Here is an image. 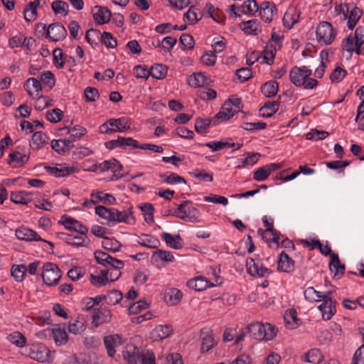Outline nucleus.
I'll list each match as a JSON object with an SVG mask.
<instances>
[{
    "label": "nucleus",
    "mask_w": 364,
    "mask_h": 364,
    "mask_svg": "<svg viewBox=\"0 0 364 364\" xmlns=\"http://www.w3.org/2000/svg\"><path fill=\"white\" fill-rule=\"evenodd\" d=\"M312 70L308 66H294L289 73L290 81L296 87H303L304 89H314L318 85L317 80L311 78Z\"/></svg>",
    "instance_id": "1"
},
{
    "label": "nucleus",
    "mask_w": 364,
    "mask_h": 364,
    "mask_svg": "<svg viewBox=\"0 0 364 364\" xmlns=\"http://www.w3.org/2000/svg\"><path fill=\"white\" fill-rule=\"evenodd\" d=\"M16 236L21 240L26 242L43 241V239L38 233L26 227H21L16 230Z\"/></svg>",
    "instance_id": "17"
},
{
    "label": "nucleus",
    "mask_w": 364,
    "mask_h": 364,
    "mask_svg": "<svg viewBox=\"0 0 364 364\" xmlns=\"http://www.w3.org/2000/svg\"><path fill=\"white\" fill-rule=\"evenodd\" d=\"M172 331L173 330L171 326H158L151 332V338L154 341L163 340L168 337L171 334Z\"/></svg>",
    "instance_id": "21"
},
{
    "label": "nucleus",
    "mask_w": 364,
    "mask_h": 364,
    "mask_svg": "<svg viewBox=\"0 0 364 364\" xmlns=\"http://www.w3.org/2000/svg\"><path fill=\"white\" fill-rule=\"evenodd\" d=\"M182 292L176 288L167 289L164 294V300L169 306H176L178 304L182 299Z\"/></svg>",
    "instance_id": "24"
},
{
    "label": "nucleus",
    "mask_w": 364,
    "mask_h": 364,
    "mask_svg": "<svg viewBox=\"0 0 364 364\" xmlns=\"http://www.w3.org/2000/svg\"><path fill=\"white\" fill-rule=\"evenodd\" d=\"M306 300L310 302L321 301L323 296L320 291H316L313 287H308L304 292Z\"/></svg>",
    "instance_id": "48"
},
{
    "label": "nucleus",
    "mask_w": 364,
    "mask_h": 364,
    "mask_svg": "<svg viewBox=\"0 0 364 364\" xmlns=\"http://www.w3.org/2000/svg\"><path fill=\"white\" fill-rule=\"evenodd\" d=\"M113 213L114 219L112 221L118 223L122 222L131 225L134 224L136 222L132 206H130L128 210L124 211H119L114 208Z\"/></svg>",
    "instance_id": "14"
},
{
    "label": "nucleus",
    "mask_w": 364,
    "mask_h": 364,
    "mask_svg": "<svg viewBox=\"0 0 364 364\" xmlns=\"http://www.w3.org/2000/svg\"><path fill=\"white\" fill-rule=\"evenodd\" d=\"M101 41L107 48H114L117 45V39L114 38L112 34L109 32H103Z\"/></svg>",
    "instance_id": "54"
},
{
    "label": "nucleus",
    "mask_w": 364,
    "mask_h": 364,
    "mask_svg": "<svg viewBox=\"0 0 364 364\" xmlns=\"http://www.w3.org/2000/svg\"><path fill=\"white\" fill-rule=\"evenodd\" d=\"M200 337L202 340L200 350L203 353L208 352L216 344L213 337V331L208 328H203L200 331Z\"/></svg>",
    "instance_id": "15"
},
{
    "label": "nucleus",
    "mask_w": 364,
    "mask_h": 364,
    "mask_svg": "<svg viewBox=\"0 0 364 364\" xmlns=\"http://www.w3.org/2000/svg\"><path fill=\"white\" fill-rule=\"evenodd\" d=\"M246 331L250 335L258 341H271L276 336L277 330L270 323L263 324L254 322L247 326Z\"/></svg>",
    "instance_id": "2"
},
{
    "label": "nucleus",
    "mask_w": 364,
    "mask_h": 364,
    "mask_svg": "<svg viewBox=\"0 0 364 364\" xmlns=\"http://www.w3.org/2000/svg\"><path fill=\"white\" fill-rule=\"evenodd\" d=\"M68 129V132L70 133V138H72L73 139H79L80 137H82V136H84L86 132H87V129L82 127V126H74L70 129L67 128Z\"/></svg>",
    "instance_id": "58"
},
{
    "label": "nucleus",
    "mask_w": 364,
    "mask_h": 364,
    "mask_svg": "<svg viewBox=\"0 0 364 364\" xmlns=\"http://www.w3.org/2000/svg\"><path fill=\"white\" fill-rule=\"evenodd\" d=\"M362 15V11L355 6L350 11V16L348 19V28L350 30H353L354 27L355 26L357 22L360 19V16Z\"/></svg>",
    "instance_id": "45"
},
{
    "label": "nucleus",
    "mask_w": 364,
    "mask_h": 364,
    "mask_svg": "<svg viewBox=\"0 0 364 364\" xmlns=\"http://www.w3.org/2000/svg\"><path fill=\"white\" fill-rule=\"evenodd\" d=\"M208 80L202 73H196L190 75L188 83L193 87H204L208 85Z\"/></svg>",
    "instance_id": "30"
},
{
    "label": "nucleus",
    "mask_w": 364,
    "mask_h": 364,
    "mask_svg": "<svg viewBox=\"0 0 364 364\" xmlns=\"http://www.w3.org/2000/svg\"><path fill=\"white\" fill-rule=\"evenodd\" d=\"M235 75L241 82H245L252 77V71L249 68H242L235 71Z\"/></svg>",
    "instance_id": "61"
},
{
    "label": "nucleus",
    "mask_w": 364,
    "mask_h": 364,
    "mask_svg": "<svg viewBox=\"0 0 364 364\" xmlns=\"http://www.w3.org/2000/svg\"><path fill=\"white\" fill-rule=\"evenodd\" d=\"M146 238H139L138 243L143 246L150 249L157 248L160 245V241L155 237L150 235H145Z\"/></svg>",
    "instance_id": "46"
},
{
    "label": "nucleus",
    "mask_w": 364,
    "mask_h": 364,
    "mask_svg": "<svg viewBox=\"0 0 364 364\" xmlns=\"http://www.w3.org/2000/svg\"><path fill=\"white\" fill-rule=\"evenodd\" d=\"M29 159V154L21 153L15 151L9 154L8 163L14 167H21L23 166Z\"/></svg>",
    "instance_id": "22"
},
{
    "label": "nucleus",
    "mask_w": 364,
    "mask_h": 364,
    "mask_svg": "<svg viewBox=\"0 0 364 364\" xmlns=\"http://www.w3.org/2000/svg\"><path fill=\"white\" fill-rule=\"evenodd\" d=\"M97 262L105 267L111 268L122 269L124 266V262L110 256L107 252L97 250L94 253Z\"/></svg>",
    "instance_id": "6"
},
{
    "label": "nucleus",
    "mask_w": 364,
    "mask_h": 364,
    "mask_svg": "<svg viewBox=\"0 0 364 364\" xmlns=\"http://www.w3.org/2000/svg\"><path fill=\"white\" fill-rule=\"evenodd\" d=\"M217 56L211 50L205 53L200 58V61L203 65L213 66L216 62Z\"/></svg>",
    "instance_id": "59"
},
{
    "label": "nucleus",
    "mask_w": 364,
    "mask_h": 364,
    "mask_svg": "<svg viewBox=\"0 0 364 364\" xmlns=\"http://www.w3.org/2000/svg\"><path fill=\"white\" fill-rule=\"evenodd\" d=\"M173 215L190 223H198L200 221V211L192 206L188 207L186 211H184V214L173 213Z\"/></svg>",
    "instance_id": "23"
},
{
    "label": "nucleus",
    "mask_w": 364,
    "mask_h": 364,
    "mask_svg": "<svg viewBox=\"0 0 364 364\" xmlns=\"http://www.w3.org/2000/svg\"><path fill=\"white\" fill-rule=\"evenodd\" d=\"M111 311L106 308H100L92 316L93 321L99 323L109 322L111 320Z\"/></svg>",
    "instance_id": "35"
},
{
    "label": "nucleus",
    "mask_w": 364,
    "mask_h": 364,
    "mask_svg": "<svg viewBox=\"0 0 364 364\" xmlns=\"http://www.w3.org/2000/svg\"><path fill=\"white\" fill-rule=\"evenodd\" d=\"M294 269V260H292L286 252H282L278 259L277 270L279 272L290 273L293 272Z\"/></svg>",
    "instance_id": "19"
},
{
    "label": "nucleus",
    "mask_w": 364,
    "mask_h": 364,
    "mask_svg": "<svg viewBox=\"0 0 364 364\" xmlns=\"http://www.w3.org/2000/svg\"><path fill=\"white\" fill-rule=\"evenodd\" d=\"M279 90L278 83L275 81H269L264 83L261 88L263 95L267 97H272L277 95Z\"/></svg>",
    "instance_id": "36"
},
{
    "label": "nucleus",
    "mask_w": 364,
    "mask_h": 364,
    "mask_svg": "<svg viewBox=\"0 0 364 364\" xmlns=\"http://www.w3.org/2000/svg\"><path fill=\"white\" fill-rule=\"evenodd\" d=\"M94 9L96 11L93 12V18L97 23L103 25L110 21L112 13L109 9L101 6H95Z\"/></svg>",
    "instance_id": "20"
},
{
    "label": "nucleus",
    "mask_w": 364,
    "mask_h": 364,
    "mask_svg": "<svg viewBox=\"0 0 364 364\" xmlns=\"http://www.w3.org/2000/svg\"><path fill=\"white\" fill-rule=\"evenodd\" d=\"M299 15L295 9H289L284 15L283 17V23L284 26L287 28H291L295 23L297 21V19L295 18V16Z\"/></svg>",
    "instance_id": "41"
},
{
    "label": "nucleus",
    "mask_w": 364,
    "mask_h": 364,
    "mask_svg": "<svg viewBox=\"0 0 364 364\" xmlns=\"http://www.w3.org/2000/svg\"><path fill=\"white\" fill-rule=\"evenodd\" d=\"M123 341L118 334L109 335L104 337V344L107 352V355L114 358L116 351L122 346Z\"/></svg>",
    "instance_id": "10"
},
{
    "label": "nucleus",
    "mask_w": 364,
    "mask_h": 364,
    "mask_svg": "<svg viewBox=\"0 0 364 364\" xmlns=\"http://www.w3.org/2000/svg\"><path fill=\"white\" fill-rule=\"evenodd\" d=\"M157 257L161 261L164 262H173L174 257L172 252L169 251H165L162 250H158L153 254V257Z\"/></svg>",
    "instance_id": "60"
},
{
    "label": "nucleus",
    "mask_w": 364,
    "mask_h": 364,
    "mask_svg": "<svg viewBox=\"0 0 364 364\" xmlns=\"http://www.w3.org/2000/svg\"><path fill=\"white\" fill-rule=\"evenodd\" d=\"M149 73L156 79H164L167 75V68L161 64H156L151 66Z\"/></svg>",
    "instance_id": "39"
},
{
    "label": "nucleus",
    "mask_w": 364,
    "mask_h": 364,
    "mask_svg": "<svg viewBox=\"0 0 364 364\" xmlns=\"http://www.w3.org/2000/svg\"><path fill=\"white\" fill-rule=\"evenodd\" d=\"M259 10L255 0H247L241 6V12L243 14H255Z\"/></svg>",
    "instance_id": "47"
},
{
    "label": "nucleus",
    "mask_w": 364,
    "mask_h": 364,
    "mask_svg": "<svg viewBox=\"0 0 364 364\" xmlns=\"http://www.w3.org/2000/svg\"><path fill=\"white\" fill-rule=\"evenodd\" d=\"M63 225L65 228L74 230L82 235H85L88 232V228L80 222L70 218L63 216Z\"/></svg>",
    "instance_id": "18"
},
{
    "label": "nucleus",
    "mask_w": 364,
    "mask_h": 364,
    "mask_svg": "<svg viewBox=\"0 0 364 364\" xmlns=\"http://www.w3.org/2000/svg\"><path fill=\"white\" fill-rule=\"evenodd\" d=\"M27 271V267L24 264L14 265L11 268V275L16 279V281L20 282L23 280V278Z\"/></svg>",
    "instance_id": "53"
},
{
    "label": "nucleus",
    "mask_w": 364,
    "mask_h": 364,
    "mask_svg": "<svg viewBox=\"0 0 364 364\" xmlns=\"http://www.w3.org/2000/svg\"><path fill=\"white\" fill-rule=\"evenodd\" d=\"M161 238L166 244L175 250H180L183 247V240L179 235H172L168 232H163Z\"/></svg>",
    "instance_id": "26"
},
{
    "label": "nucleus",
    "mask_w": 364,
    "mask_h": 364,
    "mask_svg": "<svg viewBox=\"0 0 364 364\" xmlns=\"http://www.w3.org/2000/svg\"><path fill=\"white\" fill-rule=\"evenodd\" d=\"M24 88L30 96H32L31 87L36 92V96L39 95V92L42 90L41 82L34 77H30L26 80L23 85Z\"/></svg>",
    "instance_id": "34"
},
{
    "label": "nucleus",
    "mask_w": 364,
    "mask_h": 364,
    "mask_svg": "<svg viewBox=\"0 0 364 364\" xmlns=\"http://www.w3.org/2000/svg\"><path fill=\"white\" fill-rule=\"evenodd\" d=\"M213 122L212 119H201L198 118L195 122V130L199 134L206 132L210 123Z\"/></svg>",
    "instance_id": "51"
},
{
    "label": "nucleus",
    "mask_w": 364,
    "mask_h": 364,
    "mask_svg": "<svg viewBox=\"0 0 364 364\" xmlns=\"http://www.w3.org/2000/svg\"><path fill=\"white\" fill-rule=\"evenodd\" d=\"M208 282L203 277H198L188 282V285L194 288L196 291H202L208 287Z\"/></svg>",
    "instance_id": "50"
},
{
    "label": "nucleus",
    "mask_w": 364,
    "mask_h": 364,
    "mask_svg": "<svg viewBox=\"0 0 364 364\" xmlns=\"http://www.w3.org/2000/svg\"><path fill=\"white\" fill-rule=\"evenodd\" d=\"M316 33L317 41L324 45L331 44L336 36L332 25L327 21H323L318 24Z\"/></svg>",
    "instance_id": "4"
},
{
    "label": "nucleus",
    "mask_w": 364,
    "mask_h": 364,
    "mask_svg": "<svg viewBox=\"0 0 364 364\" xmlns=\"http://www.w3.org/2000/svg\"><path fill=\"white\" fill-rule=\"evenodd\" d=\"M6 340L18 348H23L26 344V337L18 331H14L8 334L6 337Z\"/></svg>",
    "instance_id": "33"
},
{
    "label": "nucleus",
    "mask_w": 364,
    "mask_h": 364,
    "mask_svg": "<svg viewBox=\"0 0 364 364\" xmlns=\"http://www.w3.org/2000/svg\"><path fill=\"white\" fill-rule=\"evenodd\" d=\"M53 336L57 345H62L67 342L68 335L67 333L60 328H54L52 331Z\"/></svg>",
    "instance_id": "52"
},
{
    "label": "nucleus",
    "mask_w": 364,
    "mask_h": 364,
    "mask_svg": "<svg viewBox=\"0 0 364 364\" xmlns=\"http://www.w3.org/2000/svg\"><path fill=\"white\" fill-rule=\"evenodd\" d=\"M48 137L46 134L41 132H36L32 136L30 141V146L33 149L38 150L48 143Z\"/></svg>",
    "instance_id": "27"
},
{
    "label": "nucleus",
    "mask_w": 364,
    "mask_h": 364,
    "mask_svg": "<svg viewBox=\"0 0 364 364\" xmlns=\"http://www.w3.org/2000/svg\"><path fill=\"white\" fill-rule=\"evenodd\" d=\"M45 169L47 172L55 177H65L68 176L77 171V168L73 166H69L64 164H58L56 166H45Z\"/></svg>",
    "instance_id": "12"
},
{
    "label": "nucleus",
    "mask_w": 364,
    "mask_h": 364,
    "mask_svg": "<svg viewBox=\"0 0 364 364\" xmlns=\"http://www.w3.org/2000/svg\"><path fill=\"white\" fill-rule=\"evenodd\" d=\"M114 208H107L102 205H99L95 208V213L102 218L106 219L108 221H112Z\"/></svg>",
    "instance_id": "49"
},
{
    "label": "nucleus",
    "mask_w": 364,
    "mask_h": 364,
    "mask_svg": "<svg viewBox=\"0 0 364 364\" xmlns=\"http://www.w3.org/2000/svg\"><path fill=\"white\" fill-rule=\"evenodd\" d=\"M245 26L243 27V31L247 34L257 35V32L259 30V24L257 20H250L247 22L243 23Z\"/></svg>",
    "instance_id": "56"
},
{
    "label": "nucleus",
    "mask_w": 364,
    "mask_h": 364,
    "mask_svg": "<svg viewBox=\"0 0 364 364\" xmlns=\"http://www.w3.org/2000/svg\"><path fill=\"white\" fill-rule=\"evenodd\" d=\"M279 103L277 101L267 102L259 109V115L263 117H272L279 109Z\"/></svg>",
    "instance_id": "29"
},
{
    "label": "nucleus",
    "mask_w": 364,
    "mask_h": 364,
    "mask_svg": "<svg viewBox=\"0 0 364 364\" xmlns=\"http://www.w3.org/2000/svg\"><path fill=\"white\" fill-rule=\"evenodd\" d=\"M63 112L58 108H55L47 112L46 118L48 121L56 123L61 120Z\"/></svg>",
    "instance_id": "62"
},
{
    "label": "nucleus",
    "mask_w": 364,
    "mask_h": 364,
    "mask_svg": "<svg viewBox=\"0 0 364 364\" xmlns=\"http://www.w3.org/2000/svg\"><path fill=\"white\" fill-rule=\"evenodd\" d=\"M330 269L334 272V276H338L339 274H343L345 271V265L341 264L338 255L333 253L331 255V262L329 264Z\"/></svg>",
    "instance_id": "32"
},
{
    "label": "nucleus",
    "mask_w": 364,
    "mask_h": 364,
    "mask_svg": "<svg viewBox=\"0 0 364 364\" xmlns=\"http://www.w3.org/2000/svg\"><path fill=\"white\" fill-rule=\"evenodd\" d=\"M109 125L115 127L114 132H123L131 127L132 122L128 117H121L119 119H110L108 120Z\"/></svg>",
    "instance_id": "25"
},
{
    "label": "nucleus",
    "mask_w": 364,
    "mask_h": 364,
    "mask_svg": "<svg viewBox=\"0 0 364 364\" xmlns=\"http://www.w3.org/2000/svg\"><path fill=\"white\" fill-rule=\"evenodd\" d=\"M41 277L44 284L48 286H55L58 284L61 277V271L55 264L46 262L43 267Z\"/></svg>",
    "instance_id": "3"
},
{
    "label": "nucleus",
    "mask_w": 364,
    "mask_h": 364,
    "mask_svg": "<svg viewBox=\"0 0 364 364\" xmlns=\"http://www.w3.org/2000/svg\"><path fill=\"white\" fill-rule=\"evenodd\" d=\"M274 10H276V7L272 6L270 2L264 1L260 5L259 15L265 22L269 23L272 21Z\"/></svg>",
    "instance_id": "28"
},
{
    "label": "nucleus",
    "mask_w": 364,
    "mask_h": 364,
    "mask_svg": "<svg viewBox=\"0 0 364 364\" xmlns=\"http://www.w3.org/2000/svg\"><path fill=\"white\" fill-rule=\"evenodd\" d=\"M351 364H364V345L355 350Z\"/></svg>",
    "instance_id": "64"
},
{
    "label": "nucleus",
    "mask_w": 364,
    "mask_h": 364,
    "mask_svg": "<svg viewBox=\"0 0 364 364\" xmlns=\"http://www.w3.org/2000/svg\"><path fill=\"white\" fill-rule=\"evenodd\" d=\"M284 319L289 328H294L299 325V319L296 317V311L294 309L284 314Z\"/></svg>",
    "instance_id": "42"
},
{
    "label": "nucleus",
    "mask_w": 364,
    "mask_h": 364,
    "mask_svg": "<svg viewBox=\"0 0 364 364\" xmlns=\"http://www.w3.org/2000/svg\"><path fill=\"white\" fill-rule=\"evenodd\" d=\"M282 38L279 34L273 31L271 40L267 43L264 50V60L268 65H272L274 62L277 50L282 48Z\"/></svg>",
    "instance_id": "5"
},
{
    "label": "nucleus",
    "mask_w": 364,
    "mask_h": 364,
    "mask_svg": "<svg viewBox=\"0 0 364 364\" xmlns=\"http://www.w3.org/2000/svg\"><path fill=\"white\" fill-rule=\"evenodd\" d=\"M342 48L349 53H353V51L356 52L355 40L352 35H349L343 41Z\"/></svg>",
    "instance_id": "55"
},
{
    "label": "nucleus",
    "mask_w": 364,
    "mask_h": 364,
    "mask_svg": "<svg viewBox=\"0 0 364 364\" xmlns=\"http://www.w3.org/2000/svg\"><path fill=\"white\" fill-rule=\"evenodd\" d=\"M46 36L53 41L63 40L67 36L65 28L60 23H53L48 26Z\"/></svg>",
    "instance_id": "11"
},
{
    "label": "nucleus",
    "mask_w": 364,
    "mask_h": 364,
    "mask_svg": "<svg viewBox=\"0 0 364 364\" xmlns=\"http://www.w3.org/2000/svg\"><path fill=\"white\" fill-rule=\"evenodd\" d=\"M328 132L326 131H318L317 129H312L311 132L306 134V139L309 140H321L328 136Z\"/></svg>",
    "instance_id": "57"
},
{
    "label": "nucleus",
    "mask_w": 364,
    "mask_h": 364,
    "mask_svg": "<svg viewBox=\"0 0 364 364\" xmlns=\"http://www.w3.org/2000/svg\"><path fill=\"white\" fill-rule=\"evenodd\" d=\"M331 291H328L321 301L322 304L318 306V309L322 312V317L324 320H329L336 311V301L331 297Z\"/></svg>",
    "instance_id": "7"
},
{
    "label": "nucleus",
    "mask_w": 364,
    "mask_h": 364,
    "mask_svg": "<svg viewBox=\"0 0 364 364\" xmlns=\"http://www.w3.org/2000/svg\"><path fill=\"white\" fill-rule=\"evenodd\" d=\"M48 355L49 350L44 344L35 343L31 346L29 356L33 360L43 363L48 360Z\"/></svg>",
    "instance_id": "8"
},
{
    "label": "nucleus",
    "mask_w": 364,
    "mask_h": 364,
    "mask_svg": "<svg viewBox=\"0 0 364 364\" xmlns=\"http://www.w3.org/2000/svg\"><path fill=\"white\" fill-rule=\"evenodd\" d=\"M102 246L107 250L116 252L119 251L122 244L114 238L106 237L102 241Z\"/></svg>",
    "instance_id": "37"
},
{
    "label": "nucleus",
    "mask_w": 364,
    "mask_h": 364,
    "mask_svg": "<svg viewBox=\"0 0 364 364\" xmlns=\"http://www.w3.org/2000/svg\"><path fill=\"white\" fill-rule=\"evenodd\" d=\"M104 300L109 305H115L122 299V294L120 291L113 289L107 292L106 295H103Z\"/></svg>",
    "instance_id": "38"
},
{
    "label": "nucleus",
    "mask_w": 364,
    "mask_h": 364,
    "mask_svg": "<svg viewBox=\"0 0 364 364\" xmlns=\"http://www.w3.org/2000/svg\"><path fill=\"white\" fill-rule=\"evenodd\" d=\"M237 112H238L234 109L232 104H230V102L226 100L222 107V109L212 118L213 123L218 124L220 122L228 120Z\"/></svg>",
    "instance_id": "9"
},
{
    "label": "nucleus",
    "mask_w": 364,
    "mask_h": 364,
    "mask_svg": "<svg viewBox=\"0 0 364 364\" xmlns=\"http://www.w3.org/2000/svg\"><path fill=\"white\" fill-rule=\"evenodd\" d=\"M323 359V357L318 349H311L306 352L301 357V360L304 362H308L312 364H317L321 363Z\"/></svg>",
    "instance_id": "31"
},
{
    "label": "nucleus",
    "mask_w": 364,
    "mask_h": 364,
    "mask_svg": "<svg viewBox=\"0 0 364 364\" xmlns=\"http://www.w3.org/2000/svg\"><path fill=\"white\" fill-rule=\"evenodd\" d=\"M247 267L248 273L252 276L264 277L270 273V271L262 264L256 262L252 258L247 259Z\"/></svg>",
    "instance_id": "13"
},
{
    "label": "nucleus",
    "mask_w": 364,
    "mask_h": 364,
    "mask_svg": "<svg viewBox=\"0 0 364 364\" xmlns=\"http://www.w3.org/2000/svg\"><path fill=\"white\" fill-rule=\"evenodd\" d=\"M51 8L55 14L66 16L68 13L69 6L65 1L57 0L52 3Z\"/></svg>",
    "instance_id": "44"
},
{
    "label": "nucleus",
    "mask_w": 364,
    "mask_h": 364,
    "mask_svg": "<svg viewBox=\"0 0 364 364\" xmlns=\"http://www.w3.org/2000/svg\"><path fill=\"white\" fill-rule=\"evenodd\" d=\"M139 208L142 211L144 220L147 223H152L154 222V208L151 203H145L139 205Z\"/></svg>",
    "instance_id": "43"
},
{
    "label": "nucleus",
    "mask_w": 364,
    "mask_h": 364,
    "mask_svg": "<svg viewBox=\"0 0 364 364\" xmlns=\"http://www.w3.org/2000/svg\"><path fill=\"white\" fill-rule=\"evenodd\" d=\"M123 357L129 364H137L140 360V352L132 343H128L122 351Z\"/></svg>",
    "instance_id": "16"
},
{
    "label": "nucleus",
    "mask_w": 364,
    "mask_h": 364,
    "mask_svg": "<svg viewBox=\"0 0 364 364\" xmlns=\"http://www.w3.org/2000/svg\"><path fill=\"white\" fill-rule=\"evenodd\" d=\"M266 166L259 168L254 172L253 178L257 181H263L267 179L269 176Z\"/></svg>",
    "instance_id": "63"
},
{
    "label": "nucleus",
    "mask_w": 364,
    "mask_h": 364,
    "mask_svg": "<svg viewBox=\"0 0 364 364\" xmlns=\"http://www.w3.org/2000/svg\"><path fill=\"white\" fill-rule=\"evenodd\" d=\"M11 200L17 204H27L31 199L30 193L26 191H19L11 193Z\"/></svg>",
    "instance_id": "40"
}]
</instances>
